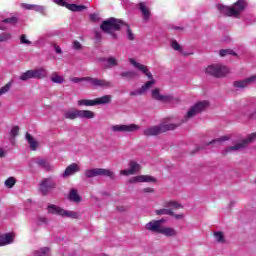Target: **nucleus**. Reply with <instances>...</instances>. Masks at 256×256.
Here are the masks:
<instances>
[{
	"label": "nucleus",
	"instance_id": "nucleus-1",
	"mask_svg": "<svg viewBox=\"0 0 256 256\" xmlns=\"http://www.w3.org/2000/svg\"><path fill=\"white\" fill-rule=\"evenodd\" d=\"M207 107H209V101L203 100V101L197 102L192 107H190L184 120H181L180 123L160 124L159 125L160 132L167 133V131H175V129H177V127H181V125H183V123H187V119H193V117H195V115H199V113H203V111H205V109H207Z\"/></svg>",
	"mask_w": 256,
	"mask_h": 256
},
{
	"label": "nucleus",
	"instance_id": "nucleus-2",
	"mask_svg": "<svg viewBox=\"0 0 256 256\" xmlns=\"http://www.w3.org/2000/svg\"><path fill=\"white\" fill-rule=\"evenodd\" d=\"M124 26L127 28V35L129 41H135V35L131 31V26L123 22V20L111 17L101 23L100 29L101 31H103V33H108L109 35H112L114 39H117V35L113 34V32L120 31L121 28Z\"/></svg>",
	"mask_w": 256,
	"mask_h": 256
},
{
	"label": "nucleus",
	"instance_id": "nucleus-3",
	"mask_svg": "<svg viewBox=\"0 0 256 256\" xmlns=\"http://www.w3.org/2000/svg\"><path fill=\"white\" fill-rule=\"evenodd\" d=\"M164 221L163 219L150 221L145 225V229L152 231V233L164 235V237H177V230L175 228L161 225Z\"/></svg>",
	"mask_w": 256,
	"mask_h": 256
},
{
	"label": "nucleus",
	"instance_id": "nucleus-4",
	"mask_svg": "<svg viewBox=\"0 0 256 256\" xmlns=\"http://www.w3.org/2000/svg\"><path fill=\"white\" fill-rule=\"evenodd\" d=\"M129 61L131 65H133L136 69H138V71H141L144 75H146L148 79H150L140 87V91H142V94L144 95V93H147V91H149V89H151V87L155 85V79H153V74L151 73V71H149V68H147V66L135 61V59L130 58Z\"/></svg>",
	"mask_w": 256,
	"mask_h": 256
},
{
	"label": "nucleus",
	"instance_id": "nucleus-5",
	"mask_svg": "<svg viewBox=\"0 0 256 256\" xmlns=\"http://www.w3.org/2000/svg\"><path fill=\"white\" fill-rule=\"evenodd\" d=\"M129 61L131 65H133L136 69H138V71H141L144 75H146L148 79H150L140 87V91H142V94L144 95V93H147V91H149V89H151V87L155 85V79H153V74L151 73V71H149V68H147V66L135 61V59L130 58Z\"/></svg>",
	"mask_w": 256,
	"mask_h": 256
},
{
	"label": "nucleus",
	"instance_id": "nucleus-6",
	"mask_svg": "<svg viewBox=\"0 0 256 256\" xmlns=\"http://www.w3.org/2000/svg\"><path fill=\"white\" fill-rule=\"evenodd\" d=\"M65 119H70L71 121L75 119H95V112L91 110H67L64 112Z\"/></svg>",
	"mask_w": 256,
	"mask_h": 256
},
{
	"label": "nucleus",
	"instance_id": "nucleus-7",
	"mask_svg": "<svg viewBox=\"0 0 256 256\" xmlns=\"http://www.w3.org/2000/svg\"><path fill=\"white\" fill-rule=\"evenodd\" d=\"M86 179H93V177H109L112 181L115 180V173L105 168L87 169L84 172Z\"/></svg>",
	"mask_w": 256,
	"mask_h": 256
},
{
	"label": "nucleus",
	"instance_id": "nucleus-8",
	"mask_svg": "<svg viewBox=\"0 0 256 256\" xmlns=\"http://www.w3.org/2000/svg\"><path fill=\"white\" fill-rule=\"evenodd\" d=\"M111 99V95H104L93 100L81 99L77 101V105L79 107H95V105H107V103H111Z\"/></svg>",
	"mask_w": 256,
	"mask_h": 256
},
{
	"label": "nucleus",
	"instance_id": "nucleus-9",
	"mask_svg": "<svg viewBox=\"0 0 256 256\" xmlns=\"http://www.w3.org/2000/svg\"><path fill=\"white\" fill-rule=\"evenodd\" d=\"M206 73L207 75H211L212 77H225V75H229V68L227 66L222 65V64H215V65H210L206 68Z\"/></svg>",
	"mask_w": 256,
	"mask_h": 256
},
{
	"label": "nucleus",
	"instance_id": "nucleus-10",
	"mask_svg": "<svg viewBox=\"0 0 256 256\" xmlns=\"http://www.w3.org/2000/svg\"><path fill=\"white\" fill-rule=\"evenodd\" d=\"M163 207L165 208L155 211L156 215H175L173 209H183V205L173 200L164 202Z\"/></svg>",
	"mask_w": 256,
	"mask_h": 256
},
{
	"label": "nucleus",
	"instance_id": "nucleus-11",
	"mask_svg": "<svg viewBox=\"0 0 256 256\" xmlns=\"http://www.w3.org/2000/svg\"><path fill=\"white\" fill-rule=\"evenodd\" d=\"M48 213L52 215H60V217H71V219H77L78 214L74 211H66L65 209L58 207L57 205H49Z\"/></svg>",
	"mask_w": 256,
	"mask_h": 256
},
{
	"label": "nucleus",
	"instance_id": "nucleus-12",
	"mask_svg": "<svg viewBox=\"0 0 256 256\" xmlns=\"http://www.w3.org/2000/svg\"><path fill=\"white\" fill-rule=\"evenodd\" d=\"M151 97L154 101H160L161 103H173L174 101H177V99H175L171 94H161V90L159 88H155L151 91Z\"/></svg>",
	"mask_w": 256,
	"mask_h": 256
},
{
	"label": "nucleus",
	"instance_id": "nucleus-13",
	"mask_svg": "<svg viewBox=\"0 0 256 256\" xmlns=\"http://www.w3.org/2000/svg\"><path fill=\"white\" fill-rule=\"evenodd\" d=\"M57 187V183L53 180L52 177L44 178L41 180L39 184V189L42 195H49V191L55 189Z\"/></svg>",
	"mask_w": 256,
	"mask_h": 256
},
{
	"label": "nucleus",
	"instance_id": "nucleus-14",
	"mask_svg": "<svg viewBox=\"0 0 256 256\" xmlns=\"http://www.w3.org/2000/svg\"><path fill=\"white\" fill-rule=\"evenodd\" d=\"M140 127L137 124H120L112 126V131L114 133H135V131H139Z\"/></svg>",
	"mask_w": 256,
	"mask_h": 256
},
{
	"label": "nucleus",
	"instance_id": "nucleus-15",
	"mask_svg": "<svg viewBox=\"0 0 256 256\" xmlns=\"http://www.w3.org/2000/svg\"><path fill=\"white\" fill-rule=\"evenodd\" d=\"M256 139V132L250 134L245 140H243L242 142L234 145V146H230L228 147L225 151L226 153H229V151H241V149H245V147H247L248 143H251L252 141H254Z\"/></svg>",
	"mask_w": 256,
	"mask_h": 256
},
{
	"label": "nucleus",
	"instance_id": "nucleus-16",
	"mask_svg": "<svg viewBox=\"0 0 256 256\" xmlns=\"http://www.w3.org/2000/svg\"><path fill=\"white\" fill-rule=\"evenodd\" d=\"M88 83H91L93 87H102L103 89H109L113 87V83L111 81H107L105 79L93 78V77H88Z\"/></svg>",
	"mask_w": 256,
	"mask_h": 256
},
{
	"label": "nucleus",
	"instance_id": "nucleus-17",
	"mask_svg": "<svg viewBox=\"0 0 256 256\" xmlns=\"http://www.w3.org/2000/svg\"><path fill=\"white\" fill-rule=\"evenodd\" d=\"M256 83V75H252L244 80H239L234 82V87L237 89H245V87H249V85Z\"/></svg>",
	"mask_w": 256,
	"mask_h": 256
},
{
	"label": "nucleus",
	"instance_id": "nucleus-18",
	"mask_svg": "<svg viewBox=\"0 0 256 256\" xmlns=\"http://www.w3.org/2000/svg\"><path fill=\"white\" fill-rule=\"evenodd\" d=\"M217 9L222 15H226V17H237V9L234 7L219 4Z\"/></svg>",
	"mask_w": 256,
	"mask_h": 256
},
{
	"label": "nucleus",
	"instance_id": "nucleus-19",
	"mask_svg": "<svg viewBox=\"0 0 256 256\" xmlns=\"http://www.w3.org/2000/svg\"><path fill=\"white\" fill-rule=\"evenodd\" d=\"M129 166H130V169L121 170L120 175H124V176L135 175V173H137V171L141 169V166L139 165V163L135 161H131L129 163Z\"/></svg>",
	"mask_w": 256,
	"mask_h": 256
},
{
	"label": "nucleus",
	"instance_id": "nucleus-20",
	"mask_svg": "<svg viewBox=\"0 0 256 256\" xmlns=\"http://www.w3.org/2000/svg\"><path fill=\"white\" fill-rule=\"evenodd\" d=\"M79 171H81L79 164L72 163L65 169L62 177H64V179H67V177H71V175H75V173H79Z\"/></svg>",
	"mask_w": 256,
	"mask_h": 256
},
{
	"label": "nucleus",
	"instance_id": "nucleus-21",
	"mask_svg": "<svg viewBox=\"0 0 256 256\" xmlns=\"http://www.w3.org/2000/svg\"><path fill=\"white\" fill-rule=\"evenodd\" d=\"M143 135L145 137H157V135H161V128L160 126H152V127L146 128L143 131Z\"/></svg>",
	"mask_w": 256,
	"mask_h": 256
},
{
	"label": "nucleus",
	"instance_id": "nucleus-22",
	"mask_svg": "<svg viewBox=\"0 0 256 256\" xmlns=\"http://www.w3.org/2000/svg\"><path fill=\"white\" fill-rule=\"evenodd\" d=\"M15 239V236L11 233L0 234V247H5V245H11Z\"/></svg>",
	"mask_w": 256,
	"mask_h": 256
},
{
	"label": "nucleus",
	"instance_id": "nucleus-23",
	"mask_svg": "<svg viewBox=\"0 0 256 256\" xmlns=\"http://www.w3.org/2000/svg\"><path fill=\"white\" fill-rule=\"evenodd\" d=\"M34 79H45L48 77L49 72L47 69L40 67L32 70Z\"/></svg>",
	"mask_w": 256,
	"mask_h": 256
},
{
	"label": "nucleus",
	"instance_id": "nucleus-24",
	"mask_svg": "<svg viewBox=\"0 0 256 256\" xmlns=\"http://www.w3.org/2000/svg\"><path fill=\"white\" fill-rule=\"evenodd\" d=\"M138 8H139V10L141 11V13L144 17V21H147L148 19L151 18V10H149V8L145 4V2H140L138 4Z\"/></svg>",
	"mask_w": 256,
	"mask_h": 256
},
{
	"label": "nucleus",
	"instance_id": "nucleus-25",
	"mask_svg": "<svg viewBox=\"0 0 256 256\" xmlns=\"http://www.w3.org/2000/svg\"><path fill=\"white\" fill-rule=\"evenodd\" d=\"M233 8L236 9L237 17H239L241 11H245L247 8V2L245 0H238L236 3H234Z\"/></svg>",
	"mask_w": 256,
	"mask_h": 256
},
{
	"label": "nucleus",
	"instance_id": "nucleus-26",
	"mask_svg": "<svg viewBox=\"0 0 256 256\" xmlns=\"http://www.w3.org/2000/svg\"><path fill=\"white\" fill-rule=\"evenodd\" d=\"M68 199L69 201H73V203H81V196H79L77 189L70 190Z\"/></svg>",
	"mask_w": 256,
	"mask_h": 256
},
{
	"label": "nucleus",
	"instance_id": "nucleus-27",
	"mask_svg": "<svg viewBox=\"0 0 256 256\" xmlns=\"http://www.w3.org/2000/svg\"><path fill=\"white\" fill-rule=\"evenodd\" d=\"M36 164L38 167H41L42 169H45V171H51L53 169V166H51V163L45 159H38L36 161Z\"/></svg>",
	"mask_w": 256,
	"mask_h": 256
},
{
	"label": "nucleus",
	"instance_id": "nucleus-28",
	"mask_svg": "<svg viewBox=\"0 0 256 256\" xmlns=\"http://www.w3.org/2000/svg\"><path fill=\"white\" fill-rule=\"evenodd\" d=\"M52 83H57L58 85H61V83H65V77L59 75L57 72H53L50 77Z\"/></svg>",
	"mask_w": 256,
	"mask_h": 256
},
{
	"label": "nucleus",
	"instance_id": "nucleus-29",
	"mask_svg": "<svg viewBox=\"0 0 256 256\" xmlns=\"http://www.w3.org/2000/svg\"><path fill=\"white\" fill-rule=\"evenodd\" d=\"M229 139H231V136L225 135L206 143V145H221L222 143H225V141H229Z\"/></svg>",
	"mask_w": 256,
	"mask_h": 256
},
{
	"label": "nucleus",
	"instance_id": "nucleus-30",
	"mask_svg": "<svg viewBox=\"0 0 256 256\" xmlns=\"http://www.w3.org/2000/svg\"><path fill=\"white\" fill-rule=\"evenodd\" d=\"M26 139L30 145V149L32 151H37V146H38V143L37 141L35 140V138H33V136L31 134H29V132L26 133Z\"/></svg>",
	"mask_w": 256,
	"mask_h": 256
},
{
	"label": "nucleus",
	"instance_id": "nucleus-31",
	"mask_svg": "<svg viewBox=\"0 0 256 256\" xmlns=\"http://www.w3.org/2000/svg\"><path fill=\"white\" fill-rule=\"evenodd\" d=\"M66 9H69V11H74L79 13L81 11H85V9H87V6L77 5V4H68L66 5Z\"/></svg>",
	"mask_w": 256,
	"mask_h": 256
},
{
	"label": "nucleus",
	"instance_id": "nucleus-32",
	"mask_svg": "<svg viewBox=\"0 0 256 256\" xmlns=\"http://www.w3.org/2000/svg\"><path fill=\"white\" fill-rule=\"evenodd\" d=\"M171 47H172V49H174V51H180V53H182V55H184V57L193 55V53H184L183 48H181V44H179V42H177V40H172Z\"/></svg>",
	"mask_w": 256,
	"mask_h": 256
},
{
	"label": "nucleus",
	"instance_id": "nucleus-33",
	"mask_svg": "<svg viewBox=\"0 0 256 256\" xmlns=\"http://www.w3.org/2000/svg\"><path fill=\"white\" fill-rule=\"evenodd\" d=\"M34 256H51V250L49 247H42L34 251Z\"/></svg>",
	"mask_w": 256,
	"mask_h": 256
},
{
	"label": "nucleus",
	"instance_id": "nucleus-34",
	"mask_svg": "<svg viewBox=\"0 0 256 256\" xmlns=\"http://www.w3.org/2000/svg\"><path fill=\"white\" fill-rule=\"evenodd\" d=\"M122 79H135L137 77V72L135 71H124L120 74Z\"/></svg>",
	"mask_w": 256,
	"mask_h": 256
},
{
	"label": "nucleus",
	"instance_id": "nucleus-35",
	"mask_svg": "<svg viewBox=\"0 0 256 256\" xmlns=\"http://www.w3.org/2000/svg\"><path fill=\"white\" fill-rule=\"evenodd\" d=\"M157 179L150 175H140V183H156Z\"/></svg>",
	"mask_w": 256,
	"mask_h": 256
},
{
	"label": "nucleus",
	"instance_id": "nucleus-36",
	"mask_svg": "<svg viewBox=\"0 0 256 256\" xmlns=\"http://www.w3.org/2000/svg\"><path fill=\"white\" fill-rule=\"evenodd\" d=\"M16 183H17V179H15V177L11 176L5 180L4 185H5V187H7V189H13V187H15Z\"/></svg>",
	"mask_w": 256,
	"mask_h": 256
},
{
	"label": "nucleus",
	"instance_id": "nucleus-37",
	"mask_svg": "<svg viewBox=\"0 0 256 256\" xmlns=\"http://www.w3.org/2000/svg\"><path fill=\"white\" fill-rule=\"evenodd\" d=\"M29 79H34L33 70H28L20 76V81H29Z\"/></svg>",
	"mask_w": 256,
	"mask_h": 256
},
{
	"label": "nucleus",
	"instance_id": "nucleus-38",
	"mask_svg": "<svg viewBox=\"0 0 256 256\" xmlns=\"http://www.w3.org/2000/svg\"><path fill=\"white\" fill-rule=\"evenodd\" d=\"M219 55L220 57H227V55H233L234 57H237V53L232 49H221L219 51Z\"/></svg>",
	"mask_w": 256,
	"mask_h": 256
},
{
	"label": "nucleus",
	"instance_id": "nucleus-39",
	"mask_svg": "<svg viewBox=\"0 0 256 256\" xmlns=\"http://www.w3.org/2000/svg\"><path fill=\"white\" fill-rule=\"evenodd\" d=\"M107 63L108 65L105 66L106 69H109L111 67H117V65H119L117 59H115L114 57L107 58Z\"/></svg>",
	"mask_w": 256,
	"mask_h": 256
},
{
	"label": "nucleus",
	"instance_id": "nucleus-40",
	"mask_svg": "<svg viewBox=\"0 0 256 256\" xmlns=\"http://www.w3.org/2000/svg\"><path fill=\"white\" fill-rule=\"evenodd\" d=\"M2 23H8V25H17L19 23V18L13 16L2 20Z\"/></svg>",
	"mask_w": 256,
	"mask_h": 256
},
{
	"label": "nucleus",
	"instance_id": "nucleus-41",
	"mask_svg": "<svg viewBox=\"0 0 256 256\" xmlns=\"http://www.w3.org/2000/svg\"><path fill=\"white\" fill-rule=\"evenodd\" d=\"M214 237L218 243H225V235H223V232H214Z\"/></svg>",
	"mask_w": 256,
	"mask_h": 256
},
{
	"label": "nucleus",
	"instance_id": "nucleus-42",
	"mask_svg": "<svg viewBox=\"0 0 256 256\" xmlns=\"http://www.w3.org/2000/svg\"><path fill=\"white\" fill-rule=\"evenodd\" d=\"M12 85H13L12 82H8L5 86L0 88V96L5 95V93H9V90L11 89Z\"/></svg>",
	"mask_w": 256,
	"mask_h": 256
},
{
	"label": "nucleus",
	"instance_id": "nucleus-43",
	"mask_svg": "<svg viewBox=\"0 0 256 256\" xmlns=\"http://www.w3.org/2000/svg\"><path fill=\"white\" fill-rule=\"evenodd\" d=\"M11 33H1L0 34V43H5V41H9L11 39Z\"/></svg>",
	"mask_w": 256,
	"mask_h": 256
},
{
	"label": "nucleus",
	"instance_id": "nucleus-44",
	"mask_svg": "<svg viewBox=\"0 0 256 256\" xmlns=\"http://www.w3.org/2000/svg\"><path fill=\"white\" fill-rule=\"evenodd\" d=\"M10 135L13 139H15L17 137V135H19V126L12 127V129L10 131Z\"/></svg>",
	"mask_w": 256,
	"mask_h": 256
},
{
	"label": "nucleus",
	"instance_id": "nucleus-45",
	"mask_svg": "<svg viewBox=\"0 0 256 256\" xmlns=\"http://www.w3.org/2000/svg\"><path fill=\"white\" fill-rule=\"evenodd\" d=\"M20 43H21L22 45H31V41H29V40L27 39V35H25V34H22V35L20 36Z\"/></svg>",
	"mask_w": 256,
	"mask_h": 256
},
{
	"label": "nucleus",
	"instance_id": "nucleus-46",
	"mask_svg": "<svg viewBox=\"0 0 256 256\" xmlns=\"http://www.w3.org/2000/svg\"><path fill=\"white\" fill-rule=\"evenodd\" d=\"M70 81L72 83H81V81H89V77H82V78L73 77V78L70 79Z\"/></svg>",
	"mask_w": 256,
	"mask_h": 256
},
{
	"label": "nucleus",
	"instance_id": "nucleus-47",
	"mask_svg": "<svg viewBox=\"0 0 256 256\" xmlns=\"http://www.w3.org/2000/svg\"><path fill=\"white\" fill-rule=\"evenodd\" d=\"M22 9H26L27 11H33V4H27V3H22L21 4Z\"/></svg>",
	"mask_w": 256,
	"mask_h": 256
},
{
	"label": "nucleus",
	"instance_id": "nucleus-48",
	"mask_svg": "<svg viewBox=\"0 0 256 256\" xmlns=\"http://www.w3.org/2000/svg\"><path fill=\"white\" fill-rule=\"evenodd\" d=\"M32 11H36L37 13H43L45 11V8L40 5H34Z\"/></svg>",
	"mask_w": 256,
	"mask_h": 256
},
{
	"label": "nucleus",
	"instance_id": "nucleus-49",
	"mask_svg": "<svg viewBox=\"0 0 256 256\" xmlns=\"http://www.w3.org/2000/svg\"><path fill=\"white\" fill-rule=\"evenodd\" d=\"M139 95H143V92L141 91V88H139L138 90L130 92L131 97H137Z\"/></svg>",
	"mask_w": 256,
	"mask_h": 256
},
{
	"label": "nucleus",
	"instance_id": "nucleus-50",
	"mask_svg": "<svg viewBox=\"0 0 256 256\" xmlns=\"http://www.w3.org/2000/svg\"><path fill=\"white\" fill-rule=\"evenodd\" d=\"M129 183H141V177L139 176H135L129 179Z\"/></svg>",
	"mask_w": 256,
	"mask_h": 256
},
{
	"label": "nucleus",
	"instance_id": "nucleus-51",
	"mask_svg": "<svg viewBox=\"0 0 256 256\" xmlns=\"http://www.w3.org/2000/svg\"><path fill=\"white\" fill-rule=\"evenodd\" d=\"M81 42L80 41H74L73 42V48L76 49L77 51L81 50Z\"/></svg>",
	"mask_w": 256,
	"mask_h": 256
},
{
	"label": "nucleus",
	"instance_id": "nucleus-52",
	"mask_svg": "<svg viewBox=\"0 0 256 256\" xmlns=\"http://www.w3.org/2000/svg\"><path fill=\"white\" fill-rule=\"evenodd\" d=\"M54 3H56V5H61V7H67V2L63 1V0H54Z\"/></svg>",
	"mask_w": 256,
	"mask_h": 256
},
{
	"label": "nucleus",
	"instance_id": "nucleus-53",
	"mask_svg": "<svg viewBox=\"0 0 256 256\" xmlns=\"http://www.w3.org/2000/svg\"><path fill=\"white\" fill-rule=\"evenodd\" d=\"M90 21H92L94 23L99 21V15H97V14H90Z\"/></svg>",
	"mask_w": 256,
	"mask_h": 256
},
{
	"label": "nucleus",
	"instance_id": "nucleus-54",
	"mask_svg": "<svg viewBox=\"0 0 256 256\" xmlns=\"http://www.w3.org/2000/svg\"><path fill=\"white\" fill-rule=\"evenodd\" d=\"M142 193H155V189L147 187L142 190Z\"/></svg>",
	"mask_w": 256,
	"mask_h": 256
},
{
	"label": "nucleus",
	"instance_id": "nucleus-55",
	"mask_svg": "<svg viewBox=\"0 0 256 256\" xmlns=\"http://www.w3.org/2000/svg\"><path fill=\"white\" fill-rule=\"evenodd\" d=\"M95 39H97V41H101V39H102L101 32H99V31L95 32Z\"/></svg>",
	"mask_w": 256,
	"mask_h": 256
},
{
	"label": "nucleus",
	"instance_id": "nucleus-56",
	"mask_svg": "<svg viewBox=\"0 0 256 256\" xmlns=\"http://www.w3.org/2000/svg\"><path fill=\"white\" fill-rule=\"evenodd\" d=\"M38 221H40V223L47 224V218H46V217H44V216H40V217H38Z\"/></svg>",
	"mask_w": 256,
	"mask_h": 256
},
{
	"label": "nucleus",
	"instance_id": "nucleus-57",
	"mask_svg": "<svg viewBox=\"0 0 256 256\" xmlns=\"http://www.w3.org/2000/svg\"><path fill=\"white\" fill-rule=\"evenodd\" d=\"M171 217H175V219H183V214H174L170 215Z\"/></svg>",
	"mask_w": 256,
	"mask_h": 256
},
{
	"label": "nucleus",
	"instance_id": "nucleus-58",
	"mask_svg": "<svg viewBox=\"0 0 256 256\" xmlns=\"http://www.w3.org/2000/svg\"><path fill=\"white\" fill-rule=\"evenodd\" d=\"M5 157V150L3 148H0V158L3 159Z\"/></svg>",
	"mask_w": 256,
	"mask_h": 256
},
{
	"label": "nucleus",
	"instance_id": "nucleus-59",
	"mask_svg": "<svg viewBox=\"0 0 256 256\" xmlns=\"http://www.w3.org/2000/svg\"><path fill=\"white\" fill-rule=\"evenodd\" d=\"M56 53L61 54V53H63V51L61 50L60 47H56Z\"/></svg>",
	"mask_w": 256,
	"mask_h": 256
},
{
	"label": "nucleus",
	"instance_id": "nucleus-60",
	"mask_svg": "<svg viewBox=\"0 0 256 256\" xmlns=\"http://www.w3.org/2000/svg\"><path fill=\"white\" fill-rule=\"evenodd\" d=\"M251 119H256V111L254 113L251 114Z\"/></svg>",
	"mask_w": 256,
	"mask_h": 256
},
{
	"label": "nucleus",
	"instance_id": "nucleus-61",
	"mask_svg": "<svg viewBox=\"0 0 256 256\" xmlns=\"http://www.w3.org/2000/svg\"><path fill=\"white\" fill-rule=\"evenodd\" d=\"M0 29H1V31H5V27H3L2 25H0Z\"/></svg>",
	"mask_w": 256,
	"mask_h": 256
},
{
	"label": "nucleus",
	"instance_id": "nucleus-62",
	"mask_svg": "<svg viewBox=\"0 0 256 256\" xmlns=\"http://www.w3.org/2000/svg\"><path fill=\"white\" fill-rule=\"evenodd\" d=\"M174 29H181L180 27H175Z\"/></svg>",
	"mask_w": 256,
	"mask_h": 256
},
{
	"label": "nucleus",
	"instance_id": "nucleus-63",
	"mask_svg": "<svg viewBox=\"0 0 256 256\" xmlns=\"http://www.w3.org/2000/svg\"><path fill=\"white\" fill-rule=\"evenodd\" d=\"M0 107H1V102H0Z\"/></svg>",
	"mask_w": 256,
	"mask_h": 256
}]
</instances>
